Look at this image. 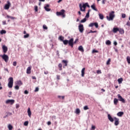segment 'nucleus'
Masks as SVG:
<instances>
[{
  "label": "nucleus",
  "mask_w": 130,
  "mask_h": 130,
  "mask_svg": "<svg viewBox=\"0 0 130 130\" xmlns=\"http://www.w3.org/2000/svg\"><path fill=\"white\" fill-rule=\"evenodd\" d=\"M110 61H111V59L110 58L108 59V61H107L106 64L107 66L110 64Z\"/></svg>",
  "instance_id": "34"
},
{
  "label": "nucleus",
  "mask_w": 130,
  "mask_h": 130,
  "mask_svg": "<svg viewBox=\"0 0 130 130\" xmlns=\"http://www.w3.org/2000/svg\"><path fill=\"white\" fill-rule=\"evenodd\" d=\"M27 113L29 117H31L32 113L31 112V110L30 109V108H28L27 109Z\"/></svg>",
  "instance_id": "18"
},
{
  "label": "nucleus",
  "mask_w": 130,
  "mask_h": 130,
  "mask_svg": "<svg viewBox=\"0 0 130 130\" xmlns=\"http://www.w3.org/2000/svg\"><path fill=\"white\" fill-rule=\"evenodd\" d=\"M75 113H76V114H80V113H81V110H80V109H76Z\"/></svg>",
  "instance_id": "25"
},
{
  "label": "nucleus",
  "mask_w": 130,
  "mask_h": 130,
  "mask_svg": "<svg viewBox=\"0 0 130 130\" xmlns=\"http://www.w3.org/2000/svg\"><path fill=\"white\" fill-rule=\"evenodd\" d=\"M8 128L9 130H12L13 129V126L11 124L8 125Z\"/></svg>",
  "instance_id": "35"
},
{
  "label": "nucleus",
  "mask_w": 130,
  "mask_h": 130,
  "mask_svg": "<svg viewBox=\"0 0 130 130\" xmlns=\"http://www.w3.org/2000/svg\"><path fill=\"white\" fill-rule=\"evenodd\" d=\"M114 119L115 120V123L114 124L115 125H118V124H119V119L116 118V117H114Z\"/></svg>",
  "instance_id": "11"
},
{
  "label": "nucleus",
  "mask_w": 130,
  "mask_h": 130,
  "mask_svg": "<svg viewBox=\"0 0 130 130\" xmlns=\"http://www.w3.org/2000/svg\"><path fill=\"white\" fill-rule=\"evenodd\" d=\"M38 91H39V88L36 87L35 90V92H38Z\"/></svg>",
  "instance_id": "51"
},
{
  "label": "nucleus",
  "mask_w": 130,
  "mask_h": 130,
  "mask_svg": "<svg viewBox=\"0 0 130 130\" xmlns=\"http://www.w3.org/2000/svg\"><path fill=\"white\" fill-rule=\"evenodd\" d=\"M9 95L8 96V97L11 98V95H12V92L11 91L9 92Z\"/></svg>",
  "instance_id": "59"
},
{
  "label": "nucleus",
  "mask_w": 130,
  "mask_h": 130,
  "mask_svg": "<svg viewBox=\"0 0 130 130\" xmlns=\"http://www.w3.org/2000/svg\"><path fill=\"white\" fill-rule=\"evenodd\" d=\"M32 80H36V77L35 76H32Z\"/></svg>",
  "instance_id": "64"
},
{
  "label": "nucleus",
  "mask_w": 130,
  "mask_h": 130,
  "mask_svg": "<svg viewBox=\"0 0 130 130\" xmlns=\"http://www.w3.org/2000/svg\"><path fill=\"white\" fill-rule=\"evenodd\" d=\"M26 73L28 74H31V67H29L27 68L26 70Z\"/></svg>",
  "instance_id": "21"
},
{
  "label": "nucleus",
  "mask_w": 130,
  "mask_h": 130,
  "mask_svg": "<svg viewBox=\"0 0 130 130\" xmlns=\"http://www.w3.org/2000/svg\"><path fill=\"white\" fill-rule=\"evenodd\" d=\"M78 50L81 52H84V48H83V46H80L78 48Z\"/></svg>",
  "instance_id": "22"
},
{
  "label": "nucleus",
  "mask_w": 130,
  "mask_h": 130,
  "mask_svg": "<svg viewBox=\"0 0 130 130\" xmlns=\"http://www.w3.org/2000/svg\"><path fill=\"white\" fill-rule=\"evenodd\" d=\"M58 68H59V71H62V64L61 63L58 64Z\"/></svg>",
  "instance_id": "28"
},
{
  "label": "nucleus",
  "mask_w": 130,
  "mask_h": 130,
  "mask_svg": "<svg viewBox=\"0 0 130 130\" xmlns=\"http://www.w3.org/2000/svg\"><path fill=\"white\" fill-rule=\"evenodd\" d=\"M118 32H119V33L120 34H123V33H124V30H123V29H119Z\"/></svg>",
  "instance_id": "29"
},
{
  "label": "nucleus",
  "mask_w": 130,
  "mask_h": 130,
  "mask_svg": "<svg viewBox=\"0 0 130 130\" xmlns=\"http://www.w3.org/2000/svg\"><path fill=\"white\" fill-rule=\"evenodd\" d=\"M118 84H121L122 83V81H123V79L122 78H119L118 80Z\"/></svg>",
  "instance_id": "24"
},
{
  "label": "nucleus",
  "mask_w": 130,
  "mask_h": 130,
  "mask_svg": "<svg viewBox=\"0 0 130 130\" xmlns=\"http://www.w3.org/2000/svg\"><path fill=\"white\" fill-rule=\"evenodd\" d=\"M99 16L100 19H101V20H103V19H104V16H103V14L99 13Z\"/></svg>",
  "instance_id": "26"
},
{
  "label": "nucleus",
  "mask_w": 130,
  "mask_h": 130,
  "mask_svg": "<svg viewBox=\"0 0 130 130\" xmlns=\"http://www.w3.org/2000/svg\"><path fill=\"white\" fill-rule=\"evenodd\" d=\"M11 2H10V1H7V4L5 5L4 9L5 10H9V9H10V7H11Z\"/></svg>",
  "instance_id": "7"
},
{
  "label": "nucleus",
  "mask_w": 130,
  "mask_h": 130,
  "mask_svg": "<svg viewBox=\"0 0 130 130\" xmlns=\"http://www.w3.org/2000/svg\"><path fill=\"white\" fill-rule=\"evenodd\" d=\"M24 94H29V91H28L27 90H26L24 91Z\"/></svg>",
  "instance_id": "56"
},
{
  "label": "nucleus",
  "mask_w": 130,
  "mask_h": 130,
  "mask_svg": "<svg viewBox=\"0 0 130 130\" xmlns=\"http://www.w3.org/2000/svg\"><path fill=\"white\" fill-rule=\"evenodd\" d=\"M108 118L109 120H110V121H111V122H113L114 121V119H113V118H112V117H111V115H110V114L108 115Z\"/></svg>",
  "instance_id": "14"
},
{
  "label": "nucleus",
  "mask_w": 130,
  "mask_h": 130,
  "mask_svg": "<svg viewBox=\"0 0 130 130\" xmlns=\"http://www.w3.org/2000/svg\"><path fill=\"white\" fill-rule=\"evenodd\" d=\"M14 89H15V90H19L20 89V86L19 85H16L14 87Z\"/></svg>",
  "instance_id": "37"
},
{
  "label": "nucleus",
  "mask_w": 130,
  "mask_h": 130,
  "mask_svg": "<svg viewBox=\"0 0 130 130\" xmlns=\"http://www.w3.org/2000/svg\"><path fill=\"white\" fill-rule=\"evenodd\" d=\"M49 8V4H46V6L44 7V9L46 12H50L51 11V9Z\"/></svg>",
  "instance_id": "12"
},
{
  "label": "nucleus",
  "mask_w": 130,
  "mask_h": 130,
  "mask_svg": "<svg viewBox=\"0 0 130 130\" xmlns=\"http://www.w3.org/2000/svg\"><path fill=\"white\" fill-rule=\"evenodd\" d=\"M118 103V100H117V99H114V104H115V105H117Z\"/></svg>",
  "instance_id": "27"
},
{
  "label": "nucleus",
  "mask_w": 130,
  "mask_h": 130,
  "mask_svg": "<svg viewBox=\"0 0 130 130\" xmlns=\"http://www.w3.org/2000/svg\"><path fill=\"white\" fill-rule=\"evenodd\" d=\"M29 36V34H26L24 36V38H28Z\"/></svg>",
  "instance_id": "42"
},
{
  "label": "nucleus",
  "mask_w": 130,
  "mask_h": 130,
  "mask_svg": "<svg viewBox=\"0 0 130 130\" xmlns=\"http://www.w3.org/2000/svg\"><path fill=\"white\" fill-rule=\"evenodd\" d=\"M58 98H59V99L62 98V99H64V96L58 95Z\"/></svg>",
  "instance_id": "49"
},
{
  "label": "nucleus",
  "mask_w": 130,
  "mask_h": 130,
  "mask_svg": "<svg viewBox=\"0 0 130 130\" xmlns=\"http://www.w3.org/2000/svg\"><path fill=\"white\" fill-rule=\"evenodd\" d=\"M78 41H79L78 39H76L74 42V41H73V45H74V43H77V42H78Z\"/></svg>",
  "instance_id": "52"
},
{
  "label": "nucleus",
  "mask_w": 130,
  "mask_h": 130,
  "mask_svg": "<svg viewBox=\"0 0 130 130\" xmlns=\"http://www.w3.org/2000/svg\"><path fill=\"white\" fill-rule=\"evenodd\" d=\"M86 68H84L81 70V77H85V70Z\"/></svg>",
  "instance_id": "16"
},
{
  "label": "nucleus",
  "mask_w": 130,
  "mask_h": 130,
  "mask_svg": "<svg viewBox=\"0 0 130 130\" xmlns=\"http://www.w3.org/2000/svg\"><path fill=\"white\" fill-rule=\"evenodd\" d=\"M89 17H90V13H89V12H87L85 16V18H89Z\"/></svg>",
  "instance_id": "41"
},
{
  "label": "nucleus",
  "mask_w": 130,
  "mask_h": 130,
  "mask_svg": "<svg viewBox=\"0 0 130 130\" xmlns=\"http://www.w3.org/2000/svg\"><path fill=\"white\" fill-rule=\"evenodd\" d=\"M95 128H96V127L94 125H92L91 129H95Z\"/></svg>",
  "instance_id": "58"
},
{
  "label": "nucleus",
  "mask_w": 130,
  "mask_h": 130,
  "mask_svg": "<svg viewBox=\"0 0 130 130\" xmlns=\"http://www.w3.org/2000/svg\"><path fill=\"white\" fill-rule=\"evenodd\" d=\"M98 53V51H97L96 50H93L92 53Z\"/></svg>",
  "instance_id": "55"
},
{
  "label": "nucleus",
  "mask_w": 130,
  "mask_h": 130,
  "mask_svg": "<svg viewBox=\"0 0 130 130\" xmlns=\"http://www.w3.org/2000/svg\"><path fill=\"white\" fill-rule=\"evenodd\" d=\"M95 23H91L89 24V27H93V26H94Z\"/></svg>",
  "instance_id": "38"
},
{
  "label": "nucleus",
  "mask_w": 130,
  "mask_h": 130,
  "mask_svg": "<svg viewBox=\"0 0 130 130\" xmlns=\"http://www.w3.org/2000/svg\"><path fill=\"white\" fill-rule=\"evenodd\" d=\"M117 97L119 101H121V102H122L123 103H125V100L122 98V96H121L119 94L117 95Z\"/></svg>",
  "instance_id": "9"
},
{
  "label": "nucleus",
  "mask_w": 130,
  "mask_h": 130,
  "mask_svg": "<svg viewBox=\"0 0 130 130\" xmlns=\"http://www.w3.org/2000/svg\"><path fill=\"white\" fill-rule=\"evenodd\" d=\"M96 32H97V30L93 31V30H90L89 33H96Z\"/></svg>",
  "instance_id": "47"
},
{
  "label": "nucleus",
  "mask_w": 130,
  "mask_h": 130,
  "mask_svg": "<svg viewBox=\"0 0 130 130\" xmlns=\"http://www.w3.org/2000/svg\"><path fill=\"white\" fill-rule=\"evenodd\" d=\"M16 85H17V86H22V85H23V83L22 82V81L21 80H18L15 83Z\"/></svg>",
  "instance_id": "15"
},
{
  "label": "nucleus",
  "mask_w": 130,
  "mask_h": 130,
  "mask_svg": "<svg viewBox=\"0 0 130 130\" xmlns=\"http://www.w3.org/2000/svg\"><path fill=\"white\" fill-rule=\"evenodd\" d=\"M12 113H8L6 116H9V115H12Z\"/></svg>",
  "instance_id": "62"
},
{
  "label": "nucleus",
  "mask_w": 130,
  "mask_h": 130,
  "mask_svg": "<svg viewBox=\"0 0 130 130\" xmlns=\"http://www.w3.org/2000/svg\"><path fill=\"white\" fill-rule=\"evenodd\" d=\"M78 29L80 33H83V32H84V25L82 24H80L78 26Z\"/></svg>",
  "instance_id": "8"
},
{
  "label": "nucleus",
  "mask_w": 130,
  "mask_h": 130,
  "mask_svg": "<svg viewBox=\"0 0 130 130\" xmlns=\"http://www.w3.org/2000/svg\"><path fill=\"white\" fill-rule=\"evenodd\" d=\"M94 26H95V28H98V27H99L98 23H97V22L94 23Z\"/></svg>",
  "instance_id": "46"
},
{
  "label": "nucleus",
  "mask_w": 130,
  "mask_h": 130,
  "mask_svg": "<svg viewBox=\"0 0 130 130\" xmlns=\"http://www.w3.org/2000/svg\"><path fill=\"white\" fill-rule=\"evenodd\" d=\"M6 24H7V22H6V21H3V25H6Z\"/></svg>",
  "instance_id": "63"
},
{
  "label": "nucleus",
  "mask_w": 130,
  "mask_h": 130,
  "mask_svg": "<svg viewBox=\"0 0 130 130\" xmlns=\"http://www.w3.org/2000/svg\"><path fill=\"white\" fill-rule=\"evenodd\" d=\"M106 44L107 45H111V42L109 40H107L106 42Z\"/></svg>",
  "instance_id": "31"
},
{
  "label": "nucleus",
  "mask_w": 130,
  "mask_h": 130,
  "mask_svg": "<svg viewBox=\"0 0 130 130\" xmlns=\"http://www.w3.org/2000/svg\"><path fill=\"white\" fill-rule=\"evenodd\" d=\"M57 16H61L63 18H66V10L62 9L60 12H56Z\"/></svg>",
  "instance_id": "5"
},
{
  "label": "nucleus",
  "mask_w": 130,
  "mask_h": 130,
  "mask_svg": "<svg viewBox=\"0 0 130 130\" xmlns=\"http://www.w3.org/2000/svg\"><path fill=\"white\" fill-rule=\"evenodd\" d=\"M1 34L3 35V34H6V33H7V31L5 30H2L0 32Z\"/></svg>",
  "instance_id": "33"
},
{
  "label": "nucleus",
  "mask_w": 130,
  "mask_h": 130,
  "mask_svg": "<svg viewBox=\"0 0 130 130\" xmlns=\"http://www.w3.org/2000/svg\"><path fill=\"white\" fill-rule=\"evenodd\" d=\"M0 56L4 59L5 62L9 61V56L8 55L4 54V55H1Z\"/></svg>",
  "instance_id": "6"
},
{
  "label": "nucleus",
  "mask_w": 130,
  "mask_h": 130,
  "mask_svg": "<svg viewBox=\"0 0 130 130\" xmlns=\"http://www.w3.org/2000/svg\"><path fill=\"white\" fill-rule=\"evenodd\" d=\"M43 29H44L45 30H47V29H48V27L46 26V25H43Z\"/></svg>",
  "instance_id": "43"
},
{
  "label": "nucleus",
  "mask_w": 130,
  "mask_h": 130,
  "mask_svg": "<svg viewBox=\"0 0 130 130\" xmlns=\"http://www.w3.org/2000/svg\"><path fill=\"white\" fill-rule=\"evenodd\" d=\"M14 85V78L13 77H10L8 79V86L9 88H13V85Z\"/></svg>",
  "instance_id": "4"
},
{
  "label": "nucleus",
  "mask_w": 130,
  "mask_h": 130,
  "mask_svg": "<svg viewBox=\"0 0 130 130\" xmlns=\"http://www.w3.org/2000/svg\"><path fill=\"white\" fill-rule=\"evenodd\" d=\"M7 18L11 19V20H15V19H16L15 17H13V16H10V15H7Z\"/></svg>",
  "instance_id": "30"
},
{
  "label": "nucleus",
  "mask_w": 130,
  "mask_h": 130,
  "mask_svg": "<svg viewBox=\"0 0 130 130\" xmlns=\"http://www.w3.org/2000/svg\"><path fill=\"white\" fill-rule=\"evenodd\" d=\"M9 103L11 104V105H13V104L15 103V100H8L7 101H6V104H9Z\"/></svg>",
  "instance_id": "10"
},
{
  "label": "nucleus",
  "mask_w": 130,
  "mask_h": 130,
  "mask_svg": "<svg viewBox=\"0 0 130 130\" xmlns=\"http://www.w3.org/2000/svg\"><path fill=\"white\" fill-rule=\"evenodd\" d=\"M86 21H87V19H86V18H84L83 19L81 20L80 23H85Z\"/></svg>",
  "instance_id": "36"
},
{
  "label": "nucleus",
  "mask_w": 130,
  "mask_h": 130,
  "mask_svg": "<svg viewBox=\"0 0 130 130\" xmlns=\"http://www.w3.org/2000/svg\"><path fill=\"white\" fill-rule=\"evenodd\" d=\"M125 17H126V15H125V14H122V18H123V19H124V18H125Z\"/></svg>",
  "instance_id": "50"
},
{
  "label": "nucleus",
  "mask_w": 130,
  "mask_h": 130,
  "mask_svg": "<svg viewBox=\"0 0 130 130\" xmlns=\"http://www.w3.org/2000/svg\"><path fill=\"white\" fill-rule=\"evenodd\" d=\"M35 12H38V7L37 6L35 7Z\"/></svg>",
  "instance_id": "45"
},
{
  "label": "nucleus",
  "mask_w": 130,
  "mask_h": 130,
  "mask_svg": "<svg viewBox=\"0 0 130 130\" xmlns=\"http://www.w3.org/2000/svg\"><path fill=\"white\" fill-rule=\"evenodd\" d=\"M118 31H119V28L118 27H114L113 29V33H117Z\"/></svg>",
  "instance_id": "17"
},
{
  "label": "nucleus",
  "mask_w": 130,
  "mask_h": 130,
  "mask_svg": "<svg viewBox=\"0 0 130 130\" xmlns=\"http://www.w3.org/2000/svg\"><path fill=\"white\" fill-rule=\"evenodd\" d=\"M114 45H115V46H116V45H117V42L115 41L114 42Z\"/></svg>",
  "instance_id": "60"
},
{
  "label": "nucleus",
  "mask_w": 130,
  "mask_h": 130,
  "mask_svg": "<svg viewBox=\"0 0 130 130\" xmlns=\"http://www.w3.org/2000/svg\"><path fill=\"white\" fill-rule=\"evenodd\" d=\"M126 61L128 63H129V64L130 63V57L129 56H127L126 57Z\"/></svg>",
  "instance_id": "32"
},
{
  "label": "nucleus",
  "mask_w": 130,
  "mask_h": 130,
  "mask_svg": "<svg viewBox=\"0 0 130 130\" xmlns=\"http://www.w3.org/2000/svg\"><path fill=\"white\" fill-rule=\"evenodd\" d=\"M123 114H124V113H123V112H119L117 114V116H119V117H121V116H122V115H123Z\"/></svg>",
  "instance_id": "19"
},
{
  "label": "nucleus",
  "mask_w": 130,
  "mask_h": 130,
  "mask_svg": "<svg viewBox=\"0 0 130 130\" xmlns=\"http://www.w3.org/2000/svg\"><path fill=\"white\" fill-rule=\"evenodd\" d=\"M126 25L127 26H128V27H130V22L129 21H127Z\"/></svg>",
  "instance_id": "53"
},
{
  "label": "nucleus",
  "mask_w": 130,
  "mask_h": 130,
  "mask_svg": "<svg viewBox=\"0 0 130 130\" xmlns=\"http://www.w3.org/2000/svg\"><path fill=\"white\" fill-rule=\"evenodd\" d=\"M59 39L60 40V41L63 42L64 45H68V44H69V46L74 47V38H71L70 39V40H64L63 39H64V37L61 36L59 37Z\"/></svg>",
  "instance_id": "1"
},
{
  "label": "nucleus",
  "mask_w": 130,
  "mask_h": 130,
  "mask_svg": "<svg viewBox=\"0 0 130 130\" xmlns=\"http://www.w3.org/2000/svg\"><path fill=\"white\" fill-rule=\"evenodd\" d=\"M13 66H14V67H16L17 66V61H14L13 63Z\"/></svg>",
  "instance_id": "48"
},
{
  "label": "nucleus",
  "mask_w": 130,
  "mask_h": 130,
  "mask_svg": "<svg viewBox=\"0 0 130 130\" xmlns=\"http://www.w3.org/2000/svg\"><path fill=\"white\" fill-rule=\"evenodd\" d=\"M91 8L94 11H96L97 12V9H96V6H95V4H93V5H91Z\"/></svg>",
  "instance_id": "23"
},
{
  "label": "nucleus",
  "mask_w": 130,
  "mask_h": 130,
  "mask_svg": "<svg viewBox=\"0 0 130 130\" xmlns=\"http://www.w3.org/2000/svg\"><path fill=\"white\" fill-rule=\"evenodd\" d=\"M57 80H60V75H57Z\"/></svg>",
  "instance_id": "54"
},
{
  "label": "nucleus",
  "mask_w": 130,
  "mask_h": 130,
  "mask_svg": "<svg viewBox=\"0 0 130 130\" xmlns=\"http://www.w3.org/2000/svg\"><path fill=\"white\" fill-rule=\"evenodd\" d=\"M83 109L84 110H88V109H89V107H88V106H85L84 107Z\"/></svg>",
  "instance_id": "40"
},
{
  "label": "nucleus",
  "mask_w": 130,
  "mask_h": 130,
  "mask_svg": "<svg viewBox=\"0 0 130 130\" xmlns=\"http://www.w3.org/2000/svg\"><path fill=\"white\" fill-rule=\"evenodd\" d=\"M28 124H29V122H28V121L24 122V125H25V126H27Z\"/></svg>",
  "instance_id": "39"
},
{
  "label": "nucleus",
  "mask_w": 130,
  "mask_h": 130,
  "mask_svg": "<svg viewBox=\"0 0 130 130\" xmlns=\"http://www.w3.org/2000/svg\"><path fill=\"white\" fill-rule=\"evenodd\" d=\"M90 8V5L88 4V3L83 4V6L80 4H79L80 10L81 12H86V7Z\"/></svg>",
  "instance_id": "2"
},
{
  "label": "nucleus",
  "mask_w": 130,
  "mask_h": 130,
  "mask_svg": "<svg viewBox=\"0 0 130 130\" xmlns=\"http://www.w3.org/2000/svg\"><path fill=\"white\" fill-rule=\"evenodd\" d=\"M114 11H111L109 14V16H107L106 18L108 21H113V19H114Z\"/></svg>",
  "instance_id": "3"
},
{
  "label": "nucleus",
  "mask_w": 130,
  "mask_h": 130,
  "mask_svg": "<svg viewBox=\"0 0 130 130\" xmlns=\"http://www.w3.org/2000/svg\"><path fill=\"white\" fill-rule=\"evenodd\" d=\"M105 3H106V0H102V4L103 5H105Z\"/></svg>",
  "instance_id": "57"
},
{
  "label": "nucleus",
  "mask_w": 130,
  "mask_h": 130,
  "mask_svg": "<svg viewBox=\"0 0 130 130\" xmlns=\"http://www.w3.org/2000/svg\"><path fill=\"white\" fill-rule=\"evenodd\" d=\"M96 73L99 75V74H102V72H101V70H98L96 71Z\"/></svg>",
  "instance_id": "44"
},
{
  "label": "nucleus",
  "mask_w": 130,
  "mask_h": 130,
  "mask_svg": "<svg viewBox=\"0 0 130 130\" xmlns=\"http://www.w3.org/2000/svg\"><path fill=\"white\" fill-rule=\"evenodd\" d=\"M2 49H3V52H4V54L5 53H7V51H8V47H7L5 45H3L2 47Z\"/></svg>",
  "instance_id": "13"
},
{
  "label": "nucleus",
  "mask_w": 130,
  "mask_h": 130,
  "mask_svg": "<svg viewBox=\"0 0 130 130\" xmlns=\"http://www.w3.org/2000/svg\"><path fill=\"white\" fill-rule=\"evenodd\" d=\"M62 62L64 63V67H68V61L67 60H62Z\"/></svg>",
  "instance_id": "20"
},
{
  "label": "nucleus",
  "mask_w": 130,
  "mask_h": 130,
  "mask_svg": "<svg viewBox=\"0 0 130 130\" xmlns=\"http://www.w3.org/2000/svg\"><path fill=\"white\" fill-rule=\"evenodd\" d=\"M47 124H48V125H50V124H51V121H48L47 122Z\"/></svg>",
  "instance_id": "61"
}]
</instances>
